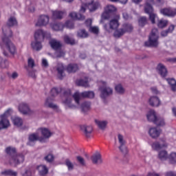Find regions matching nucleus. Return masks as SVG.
<instances>
[{
	"mask_svg": "<svg viewBox=\"0 0 176 176\" xmlns=\"http://www.w3.org/2000/svg\"><path fill=\"white\" fill-rule=\"evenodd\" d=\"M2 32L3 35V36L1 37L2 45L6 47L10 54H16V45H14L10 40V38L13 36V32L12 30H10V27L8 26V25H3Z\"/></svg>",
	"mask_w": 176,
	"mask_h": 176,
	"instance_id": "1",
	"label": "nucleus"
},
{
	"mask_svg": "<svg viewBox=\"0 0 176 176\" xmlns=\"http://www.w3.org/2000/svg\"><path fill=\"white\" fill-rule=\"evenodd\" d=\"M5 152L10 166H13V167H17L19 164L24 163V155L21 153H17L16 148L8 146L6 148Z\"/></svg>",
	"mask_w": 176,
	"mask_h": 176,
	"instance_id": "2",
	"label": "nucleus"
},
{
	"mask_svg": "<svg viewBox=\"0 0 176 176\" xmlns=\"http://www.w3.org/2000/svg\"><path fill=\"white\" fill-rule=\"evenodd\" d=\"M81 2L82 5L80 10V13H85L86 9L89 10V13H94L101 8V3L98 1H94V0H81Z\"/></svg>",
	"mask_w": 176,
	"mask_h": 176,
	"instance_id": "3",
	"label": "nucleus"
},
{
	"mask_svg": "<svg viewBox=\"0 0 176 176\" xmlns=\"http://www.w3.org/2000/svg\"><path fill=\"white\" fill-rule=\"evenodd\" d=\"M144 46L146 47H157L159 46V33L157 29H153L148 39L144 42Z\"/></svg>",
	"mask_w": 176,
	"mask_h": 176,
	"instance_id": "4",
	"label": "nucleus"
},
{
	"mask_svg": "<svg viewBox=\"0 0 176 176\" xmlns=\"http://www.w3.org/2000/svg\"><path fill=\"white\" fill-rule=\"evenodd\" d=\"M116 8L112 5L106 6L104 12L102 14V20H109V19H113L116 15Z\"/></svg>",
	"mask_w": 176,
	"mask_h": 176,
	"instance_id": "5",
	"label": "nucleus"
},
{
	"mask_svg": "<svg viewBox=\"0 0 176 176\" xmlns=\"http://www.w3.org/2000/svg\"><path fill=\"white\" fill-rule=\"evenodd\" d=\"M119 19H120V15H116L113 19H111L109 23V25L107 24L104 25V28L107 32H111V30H118L119 28Z\"/></svg>",
	"mask_w": 176,
	"mask_h": 176,
	"instance_id": "6",
	"label": "nucleus"
},
{
	"mask_svg": "<svg viewBox=\"0 0 176 176\" xmlns=\"http://www.w3.org/2000/svg\"><path fill=\"white\" fill-rule=\"evenodd\" d=\"M73 98L75 100V102L79 105L80 101V97H82V98H94V92L91 91H87L80 93V94L78 93H75L72 96Z\"/></svg>",
	"mask_w": 176,
	"mask_h": 176,
	"instance_id": "7",
	"label": "nucleus"
},
{
	"mask_svg": "<svg viewBox=\"0 0 176 176\" xmlns=\"http://www.w3.org/2000/svg\"><path fill=\"white\" fill-rule=\"evenodd\" d=\"M102 86L100 87L99 90L100 91V97L103 100H105L109 96H111L112 93H113V90L112 88L109 87H107V82L104 81H101Z\"/></svg>",
	"mask_w": 176,
	"mask_h": 176,
	"instance_id": "8",
	"label": "nucleus"
},
{
	"mask_svg": "<svg viewBox=\"0 0 176 176\" xmlns=\"http://www.w3.org/2000/svg\"><path fill=\"white\" fill-rule=\"evenodd\" d=\"M10 112H12V109H8L3 114L0 116V130L8 127L9 120L8 119V116H10Z\"/></svg>",
	"mask_w": 176,
	"mask_h": 176,
	"instance_id": "9",
	"label": "nucleus"
},
{
	"mask_svg": "<svg viewBox=\"0 0 176 176\" xmlns=\"http://www.w3.org/2000/svg\"><path fill=\"white\" fill-rule=\"evenodd\" d=\"M18 109L22 115H34V111L30 108V105L25 102H21L19 104Z\"/></svg>",
	"mask_w": 176,
	"mask_h": 176,
	"instance_id": "10",
	"label": "nucleus"
},
{
	"mask_svg": "<svg viewBox=\"0 0 176 176\" xmlns=\"http://www.w3.org/2000/svg\"><path fill=\"white\" fill-rule=\"evenodd\" d=\"M36 141H39L40 142H45V139L39 137L38 133H33L30 134L28 136V145L32 146L33 145H35V142H36Z\"/></svg>",
	"mask_w": 176,
	"mask_h": 176,
	"instance_id": "11",
	"label": "nucleus"
},
{
	"mask_svg": "<svg viewBox=\"0 0 176 176\" xmlns=\"http://www.w3.org/2000/svg\"><path fill=\"white\" fill-rule=\"evenodd\" d=\"M80 130L86 138H90L93 133V126L90 125H81Z\"/></svg>",
	"mask_w": 176,
	"mask_h": 176,
	"instance_id": "12",
	"label": "nucleus"
},
{
	"mask_svg": "<svg viewBox=\"0 0 176 176\" xmlns=\"http://www.w3.org/2000/svg\"><path fill=\"white\" fill-rule=\"evenodd\" d=\"M63 96L65 97V104H67L69 108H75V105L71 104V101H72V95L71 94V90L67 89L63 92Z\"/></svg>",
	"mask_w": 176,
	"mask_h": 176,
	"instance_id": "13",
	"label": "nucleus"
},
{
	"mask_svg": "<svg viewBox=\"0 0 176 176\" xmlns=\"http://www.w3.org/2000/svg\"><path fill=\"white\" fill-rule=\"evenodd\" d=\"M49 23V16L47 15H41L36 23V27H43Z\"/></svg>",
	"mask_w": 176,
	"mask_h": 176,
	"instance_id": "14",
	"label": "nucleus"
},
{
	"mask_svg": "<svg viewBox=\"0 0 176 176\" xmlns=\"http://www.w3.org/2000/svg\"><path fill=\"white\" fill-rule=\"evenodd\" d=\"M56 71L58 79L63 80L65 76V67H64V65L63 63L58 64Z\"/></svg>",
	"mask_w": 176,
	"mask_h": 176,
	"instance_id": "15",
	"label": "nucleus"
},
{
	"mask_svg": "<svg viewBox=\"0 0 176 176\" xmlns=\"http://www.w3.org/2000/svg\"><path fill=\"white\" fill-rule=\"evenodd\" d=\"M156 69L162 78H166V76H167V74H168L167 68H166V66H164V65L162 63H159L156 67Z\"/></svg>",
	"mask_w": 176,
	"mask_h": 176,
	"instance_id": "16",
	"label": "nucleus"
},
{
	"mask_svg": "<svg viewBox=\"0 0 176 176\" xmlns=\"http://www.w3.org/2000/svg\"><path fill=\"white\" fill-rule=\"evenodd\" d=\"M148 104L151 107H157L162 105V101L157 96H151L148 100Z\"/></svg>",
	"mask_w": 176,
	"mask_h": 176,
	"instance_id": "17",
	"label": "nucleus"
},
{
	"mask_svg": "<svg viewBox=\"0 0 176 176\" xmlns=\"http://www.w3.org/2000/svg\"><path fill=\"white\" fill-rule=\"evenodd\" d=\"M45 36H46V32L42 30H38L34 33L35 41H39L40 42H43L45 41Z\"/></svg>",
	"mask_w": 176,
	"mask_h": 176,
	"instance_id": "18",
	"label": "nucleus"
},
{
	"mask_svg": "<svg viewBox=\"0 0 176 176\" xmlns=\"http://www.w3.org/2000/svg\"><path fill=\"white\" fill-rule=\"evenodd\" d=\"M145 13L148 14V20L151 22L153 24H156V19H159L157 17V14L155 13L154 10H144Z\"/></svg>",
	"mask_w": 176,
	"mask_h": 176,
	"instance_id": "19",
	"label": "nucleus"
},
{
	"mask_svg": "<svg viewBox=\"0 0 176 176\" xmlns=\"http://www.w3.org/2000/svg\"><path fill=\"white\" fill-rule=\"evenodd\" d=\"M39 130L43 135V137H40V138H43V142H46V140H49V138L52 137V132H50V131L47 128H40Z\"/></svg>",
	"mask_w": 176,
	"mask_h": 176,
	"instance_id": "20",
	"label": "nucleus"
},
{
	"mask_svg": "<svg viewBox=\"0 0 176 176\" xmlns=\"http://www.w3.org/2000/svg\"><path fill=\"white\" fill-rule=\"evenodd\" d=\"M91 160L94 164H102V156L100 153L94 154L91 157Z\"/></svg>",
	"mask_w": 176,
	"mask_h": 176,
	"instance_id": "21",
	"label": "nucleus"
},
{
	"mask_svg": "<svg viewBox=\"0 0 176 176\" xmlns=\"http://www.w3.org/2000/svg\"><path fill=\"white\" fill-rule=\"evenodd\" d=\"M50 45L54 50H60L61 47H63V44L60 41H57L56 39H52L50 41Z\"/></svg>",
	"mask_w": 176,
	"mask_h": 176,
	"instance_id": "22",
	"label": "nucleus"
},
{
	"mask_svg": "<svg viewBox=\"0 0 176 176\" xmlns=\"http://www.w3.org/2000/svg\"><path fill=\"white\" fill-rule=\"evenodd\" d=\"M78 69L79 67L75 63H70L66 67V71L68 74H75Z\"/></svg>",
	"mask_w": 176,
	"mask_h": 176,
	"instance_id": "23",
	"label": "nucleus"
},
{
	"mask_svg": "<svg viewBox=\"0 0 176 176\" xmlns=\"http://www.w3.org/2000/svg\"><path fill=\"white\" fill-rule=\"evenodd\" d=\"M146 118L148 122L155 123L156 119L157 118V116H156V111L154 110H150L146 115Z\"/></svg>",
	"mask_w": 176,
	"mask_h": 176,
	"instance_id": "24",
	"label": "nucleus"
},
{
	"mask_svg": "<svg viewBox=\"0 0 176 176\" xmlns=\"http://www.w3.org/2000/svg\"><path fill=\"white\" fill-rule=\"evenodd\" d=\"M148 134L151 138H157L160 135V130H158L156 127L151 128Z\"/></svg>",
	"mask_w": 176,
	"mask_h": 176,
	"instance_id": "25",
	"label": "nucleus"
},
{
	"mask_svg": "<svg viewBox=\"0 0 176 176\" xmlns=\"http://www.w3.org/2000/svg\"><path fill=\"white\" fill-rule=\"evenodd\" d=\"M76 84L77 86H81L82 87H89V78L85 77V78L76 80Z\"/></svg>",
	"mask_w": 176,
	"mask_h": 176,
	"instance_id": "26",
	"label": "nucleus"
},
{
	"mask_svg": "<svg viewBox=\"0 0 176 176\" xmlns=\"http://www.w3.org/2000/svg\"><path fill=\"white\" fill-rule=\"evenodd\" d=\"M65 14L63 11L56 10L52 12V19L54 20H61L63 17H64V14Z\"/></svg>",
	"mask_w": 176,
	"mask_h": 176,
	"instance_id": "27",
	"label": "nucleus"
},
{
	"mask_svg": "<svg viewBox=\"0 0 176 176\" xmlns=\"http://www.w3.org/2000/svg\"><path fill=\"white\" fill-rule=\"evenodd\" d=\"M91 108V103L90 102H84L80 105L81 111L84 113L89 112Z\"/></svg>",
	"mask_w": 176,
	"mask_h": 176,
	"instance_id": "28",
	"label": "nucleus"
},
{
	"mask_svg": "<svg viewBox=\"0 0 176 176\" xmlns=\"http://www.w3.org/2000/svg\"><path fill=\"white\" fill-rule=\"evenodd\" d=\"M42 42L40 41H35L32 42L31 45L33 50H36V52H39V50H42Z\"/></svg>",
	"mask_w": 176,
	"mask_h": 176,
	"instance_id": "29",
	"label": "nucleus"
},
{
	"mask_svg": "<svg viewBox=\"0 0 176 176\" xmlns=\"http://www.w3.org/2000/svg\"><path fill=\"white\" fill-rule=\"evenodd\" d=\"M77 36L81 39L89 38V32L86 31V29H80L77 32Z\"/></svg>",
	"mask_w": 176,
	"mask_h": 176,
	"instance_id": "30",
	"label": "nucleus"
},
{
	"mask_svg": "<svg viewBox=\"0 0 176 176\" xmlns=\"http://www.w3.org/2000/svg\"><path fill=\"white\" fill-rule=\"evenodd\" d=\"M154 124H156L157 127H163L166 126V121H164V118L157 116L155 121H154Z\"/></svg>",
	"mask_w": 176,
	"mask_h": 176,
	"instance_id": "31",
	"label": "nucleus"
},
{
	"mask_svg": "<svg viewBox=\"0 0 176 176\" xmlns=\"http://www.w3.org/2000/svg\"><path fill=\"white\" fill-rule=\"evenodd\" d=\"M18 24L17 19L14 16H10L6 23L8 27H16Z\"/></svg>",
	"mask_w": 176,
	"mask_h": 176,
	"instance_id": "32",
	"label": "nucleus"
},
{
	"mask_svg": "<svg viewBox=\"0 0 176 176\" xmlns=\"http://www.w3.org/2000/svg\"><path fill=\"white\" fill-rule=\"evenodd\" d=\"M167 146V144H160L159 142H155L152 144V148L155 149V151H160V149H163V148H166Z\"/></svg>",
	"mask_w": 176,
	"mask_h": 176,
	"instance_id": "33",
	"label": "nucleus"
},
{
	"mask_svg": "<svg viewBox=\"0 0 176 176\" xmlns=\"http://www.w3.org/2000/svg\"><path fill=\"white\" fill-rule=\"evenodd\" d=\"M170 85V89L172 91H176V80L175 78H165Z\"/></svg>",
	"mask_w": 176,
	"mask_h": 176,
	"instance_id": "34",
	"label": "nucleus"
},
{
	"mask_svg": "<svg viewBox=\"0 0 176 176\" xmlns=\"http://www.w3.org/2000/svg\"><path fill=\"white\" fill-rule=\"evenodd\" d=\"M69 16L73 19V20H85V16L80 13L71 12Z\"/></svg>",
	"mask_w": 176,
	"mask_h": 176,
	"instance_id": "35",
	"label": "nucleus"
},
{
	"mask_svg": "<svg viewBox=\"0 0 176 176\" xmlns=\"http://www.w3.org/2000/svg\"><path fill=\"white\" fill-rule=\"evenodd\" d=\"M53 98H47L45 100V105L48 107V108H52V109H57L58 107L56 104H53Z\"/></svg>",
	"mask_w": 176,
	"mask_h": 176,
	"instance_id": "36",
	"label": "nucleus"
},
{
	"mask_svg": "<svg viewBox=\"0 0 176 176\" xmlns=\"http://www.w3.org/2000/svg\"><path fill=\"white\" fill-rule=\"evenodd\" d=\"M37 170H38L39 175L41 176L46 175L47 173H49V170L45 165H40L37 167Z\"/></svg>",
	"mask_w": 176,
	"mask_h": 176,
	"instance_id": "37",
	"label": "nucleus"
},
{
	"mask_svg": "<svg viewBox=\"0 0 176 176\" xmlns=\"http://www.w3.org/2000/svg\"><path fill=\"white\" fill-rule=\"evenodd\" d=\"M161 14L167 16L168 17H173V9L171 8H162L160 10Z\"/></svg>",
	"mask_w": 176,
	"mask_h": 176,
	"instance_id": "38",
	"label": "nucleus"
},
{
	"mask_svg": "<svg viewBox=\"0 0 176 176\" xmlns=\"http://www.w3.org/2000/svg\"><path fill=\"white\" fill-rule=\"evenodd\" d=\"M124 35V31L123 30L122 28L120 29H116L113 33L114 38H116L117 39H119V38H121V36H123Z\"/></svg>",
	"mask_w": 176,
	"mask_h": 176,
	"instance_id": "39",
	"label": "nucleus"
},
{
	"mask_svg": "<svg viewBox=\"0 0 176 176\" xmlns=\"http://www.w3.org/2000/svg\"><path fill=\"white\" fill-rule=\"evenodd\" d=\"M95 123L97 124L98 127L101 130H105L107 125L108 124V122L107 121H100L98 120H95Z\"/></svg>",
	"mask_w": 176,
	"mask_h": 176,
	"instance_id": "40",
	"label": "nucleus"
},
{
	"mask_svg": "<svg viewBox=\"0 0 176 176\" xmlns=\"http://www.w3.org/2000/svg\"><path fill=\"white\" fill-rule=\"evenodd\" d=\"M146 24H148V18H146V16H140L138 19L139 27H142V28L145 27Z\"/></svg>",
	"mask_w": 176,
	"mask_h": 176,
	"instance_id": "41",
	"label": "nucleus"
},
{
	"mask_svg": "<svg viewBox=\"0 0 176 176\" xmlns=\"http://www.w3.org/2000/svg\"><path fill=\"white\" fill-rule=\"evenodd\" d=\"M64 42L67 43V45H71L74 46L75 45V39L74 38L69 37L68 35H65L63 37Z\"/></svg>",
	"mask_w": 176,
	"mask_h": 176,
	"instance_id": "42",
	"label": "nucleus"
},
{
	"mask_svg": "<svg viewBox=\"0 0 176 176\" xmlns=\"http://www.w3.org/2000/svg\"><path fill=\"white\" fill-rule=\"evenodd\" d=\"M152 5H155V0H146L144 10H151L153 9Z\"/></svg>",
	"mask_w": 176,
	"mask_h": 176,
	"instance_id": "43",
	"label": "nucleus"
},
{
	"mask_svg": "<svg viewBox=\"0 0 176 176\" xmlns=\"http://www.w3.org/2000/svg\"><path fill=\"white\" fill-rule=\"evenodd\" d=\"M122 28L123 29L124 34H126V32H131L133 30V25L130 23H124Z\"/></svg>",
	"mask_w": 176,
	"mask_h": 176,
	"instance_id": "44",
	"label": "nucleus"
},
{
	"mask_svg": "<svg viewBox=\"0 0 176 176\" xmlns=\"http://www.w3.org/2000/svg\"><path fill=\"white\" fill-rule=\"evenodd\" d=\"M168 157V154L167 153V151L163 150L159 152L158 158L160 160H166Z\"/></svg>",
	"mask_w": 176,
	"mask_h": 176,
	"instance_id": "45",
	"label": "nucleus"
},
{
	"mask_svg": "<svg viewBox=\"0 0 176 176\" xmlns=\"http://www.w3.org/2000/svg\"><path fill=\"white\" fill-rule=\"evenodd\" d=\"M61 91H63L61 88L54 87L51 89V96L52 97H56L58 96Z\"/></svg>",
	"mask_w": 176,
	"mask_h": 176,
	"instance_id": "46",
	"label": "nucleus"
},
{
	"mask_svg": "<svg viewBox=\"0 0 176 176\" xmlns=\"http://www.w3.org/2000/svg\"><path fill=\"white\" fill-rule=\"evenodd\" d=\"M2 175H9V176H17V172L14 171L12 169L6 170L1 172Z\"/></svg>",
	"mask_w": 176,
	"mask_h": 176,
	"instance_id": "47",
	"label": "nucleus"
},
{
	"mask_svg": "<svg viewBox=\"0 0 176 176\" xmlns=\"http://www.w3.org/2000/svg\"><path fill=\"white\" fill-rule=\"evenodd\" d=\"M12 122L14 126H17V127H21V126H23V119L19 117H15L12 120Z\"/></svg>",
	"mask_w": 176,
	"mask_h": 176,
	"instance_id": "48",
	"label": "nucleus"
},
{
	"mask_svg": "<svg viewBox=\"0 0 176 176\" xmlns=\"http://www.w3.org/2000/svg\"><path fill=\"white\" fill-rule=\"evenodd\" d=\"M9 67V62L6 59H3L2 56H0V67L8 68Z\"/></svg>",
	"mask_w": 176,
	"mask_h": 176,
	"instance_id": "49",
	"label": "nucleus"
},
{
	"mask_svg": "<svg viewBox=\"0 0 176 176\" xmlns=\"http://www.w3.org/2000/svg\"><path fill=\"white\" fill-rule=\"evenodd\" d=\"M52 27V30L54 31H63V30H64V25L63 23H54Z\"/></svg>",
	"mask_w": 176,
	"mask_h": 176,
	"instance_id": "50",
	"label": "nucleus"
},
{
	"mask_svg": "<svg viewBox=\"0 0 176 176\" xmlns=\"http://www.w3.org/2000/svg\"><path fill=\"white\" fill-rule=\"evenodd\" d=\"M44 160H45L47 163H53L54 162V155L52 153H49L44 157Z\"/></svg>",
	"mask_w": 176,
	"mask_h": 176,
	"instance_id": "51",
	"label": "nucleus"
},
{
	"mask_svg": "<svg viewBox=\"0 0 176 176\" xmlns=\"http://www.w3.org/2000/svg\"><path fill=\"white\" fill-rule=\"evenodd\" d=\"M168 23V21L164 19H161L158 21L157 27H159V28H164V27H167Z\"/></svg>",
	"mask_w": 176,
	"mask_h": 176,
	"instance_id": "52",
	"label": "nucleus"
},
{
	"mask_svg": "<svg viewBox=\"0 0 176 176\" xmlns=\"http://www.w3.org/2000/svg\"><path fill=\"white\" fill-rule=\"evenodd\" d=\"M169 163L170 164H176V153H172L168 157Z\"/></svg>",
	"mask_w": 176,
	"mask_h": 176,
	"instance_id": "53",
	"label": "nucleus"
},
{
	"mask_svg": "<svg viewBox=\"0 0 176 176\" xmlns=\"http://www.w3.org/2000/svg\"><path fill=\"white\" fill-rule=\"evenodd\" d=\"M65 164L67 166L69 171H72V170H74V164L69 160V159H66L65 161Z\"/></svg>",
	"mask_w": 176,
	"mask_h": 176,
	"instance_id": "54",
	"label": "nucleus"
},
{
	"mask_svg": "<svg viewBox=\"0 0 176 176\" xmlns=\"http://www.w3.org/2000/svg\"><path fill=\"white\" fill-rule=\"evenodd\" d=\"M118 148L120 152H122V153H123L124 155H126V153L129 152V150L127 149V146H126V144L120 145Z\"/></svg>",
	"mask_w": 176,
	"mask_h": 176,
	"instance_id": "55",
	"label": "nucleus"
},
{
	"mask_svg": "<svg viewBox=\"0 0 176 176\" xmlns=\"http://www.w3.org/2000/svg\"><path fill=\"white\" fill-rule=\"evenodd\" d=\"M89 32H91L92 34H98V32H100V30L98 29V27L97 26H91L89 28Z\"/></svg>",
	"mask_w": 176,
	"mask_h": 176,
	"instance_id": "56",
	"label": "nucleus"
},
{
	"mask_svg": "<svg viewBox=\"0 0 176 176\" xmlns=\"http://www.w3.org/2000/svg\"><path fill=\"white\" fill-rule=\"evenodd\" d=\"M116 91H117V93H119V94H123L124 93V88H123L122 85H116Z\"/></svg>",
	"mask_w": 176,
	"mask_h": 176,
	"instance_id": "57",
	"label": "nucleus"
},
{
	"mask_svg": "<svg viewBox=\"0 0 176 176\" xmlns=\"http://www.w3.org/2000/svg\"><path fill=\"white\" fill-rule=\"evenodd\" d=\"M64 27H66V28H69L70 30H72L74 27V21H67L65 22Z\"/></svg>",
	"mask_w": 176,
	"mask_h": 176,
	"instance_id": "58",
	"label": "nucleus"
},
{
	"mask_svg": "<svg viewBox=\"0 0 176 176\" xmlns=\"http://www.w3.org/2000/svg\"><path fill=\"white\" fill-rule=\"evenodd\" d=\"M65 56V52L64 50L59 49L56 51V57L57 58H61Z\"/></svg>",
	"mask_w": 176,
	"mask_h": 176,
	"instance_id": "59",
	"label": "nucleus"
},
{
	"mask_svg": "<svg viewBox=\"0 0 176 176\" xmlns=\"http://www.w3.org/2000/svg\"><path fill=\"white\" fill-rule=\"evenodd\" d=\"M76 159L79 164H80L81 166H86V162H85V159L83 157H82L81 156H77Z\"/></svg>",
	"mask_w": 176,
	"mask_h": 176,
	"instance_id": "60",
	"label": "nucleus"
},
{
	"mask_svg": "<svg viewBox=\"0 0 176 176\" xmlns=\"http://www.w3.org/2000/svg\"><path fill=\"white\" fill-rule=\"evenodd\" d=\"M32 171L30 168H25V172L22 173V176H32Z\"/></svg>",
	"mask_w": 176,
	"mask_h": 176,
	"instance_id": "61",
	"label": "nucleus"
},
{
	"mask_svg": "<svg viewBox=\"0 0 176 176\" xmlns=\"http://www.w3.org/2000/svg\"><path fill=\"white\" fill-rule=\"evenodd\" d=\"M8 78L12 79H17V78L19 77V74H17V72H14L12 74L8 73Z\"/></svg>",
	"mask_w": 176,
	"mask_h": 176,
	"instance_id": "62",
	"label": "nucleus"
},
{
	"mask_svg": "<svg viewBox=\"0 0 176 176\" xmlns=\"http://www.w3.org/2000/svg\"><path fill=\"white\" fill-rule=\"evenodd\" d=\"M118 142L120 145H124L126 144V140L121 134H118Z\"/></svg>",
	"mask_w": 176,
	"mask_h": 176,
	"instance_id": "63",
	"label": "nucleus"
},
{
	"mask_svg": "<svg viewBox=\"0 0 176 176\" xmlns=\"http://www.w3.org/2000/svg\"><path fill=\"white\" fill-rule=\"evenodd\" d=\"M28 67H30V68H34V67H35V62L32 58H30L28 59Z\"/></svg>",
	"mask_w": 176,
	"mask_h": 176,
	"instance_id": "64",
	"label": "nucleus"
}]
</instances>
